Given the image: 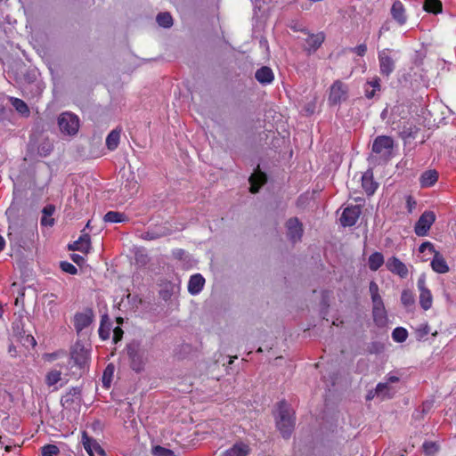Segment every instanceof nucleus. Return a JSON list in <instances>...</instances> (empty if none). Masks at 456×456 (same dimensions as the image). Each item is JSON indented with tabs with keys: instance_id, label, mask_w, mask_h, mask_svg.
<instances>
[{
	"instance_id": "a19ab883",
	"label": "nucleus",
	"mask_w": 456,
	"mask_h": 456,
	"mask_svg": "<svg viewBox=\"0 0 456 456\" xmlns=\"http://www.w3.org/2000/svg\"><path fill=\"white\" fill-rule=\"evenodd\" d=\"M61 269L67 273L75 275L77 273V267L69 262L62 261L60 263Z\"/></svg>"
},
{
	"instance_id": "2eb2a0df",
	"label": "nucleus",
	"mask_w": 456,
	"mask_h": 456,
	"mask_svg": "<svg viewBox=\"0 0 456 456\" xmlns=\"http://www.w3.org/2000/svg\"><path fill=\"white\" fill-rule=\"evenodd\" d=\"M82 444L89 456H94V453L98 455L104 454V451L101 445L96 442V440L89 436L86 432L82 433Z\"/></svg>"
},
{
	"instance_id": "58836bf2",
	"label": "nucleus",
	"mask_w": 456,
	"mask_h": 456,
	"mask_svg": "<svg viewBox=\"0 0 456 456\" xmlns=\"http://www.w3.org/2000/svg\"><path fill=\"white\" fill-rule=\"evenodd\" d=\"M362 186L364 189L366 194L368 196H370V170H367L362 175Z\"/></svg>"
},
{
	"instance_id": "393cba45",
	"label": "nucleus",
	"mask_w": 456,
	"mask_h": 456,
	"mask_svg": "<svg viewBox=\"0 0 456 456\" xmlns=\"http://www.w3.org/2000/svg\"><path fill=\"white\" fill-rule=\"evenodd\" d=\"M250 452L249 446L244 443H236L225 451V456H247Z\"/></svg>"
},
{
	"instance_id": "cd10ccee",
	"label": "nucleus",
	"mask_w": 456,
	"mask_h": 456,
	"mask_svg": "<svg viewBox=\"0 0 456 456\" xmlns=\"http://www.w3.org/2000/svg\"><path fill=\"white\" fill-rule=\"evenodd\" d=\"M128 220L126 214L118 211H109L103 216V221L106 223H126Z\"/></svg>"
},
{
	"instance_id": "5fc2aeb1",
	"label": "nucleus",
	"mask_w": 456,
	"mask_h": 456,
	"mask_svg": "<svg viewBox=\"0 0 456 456\" xmlns=\"http://www.w3.org/2000/svg\"><path fill=\"white\" fill-rule=\"evenodd\" d=\"M8 351H9L10 354H12L13 355V354L16 353V347L13 345H11L9 346V350Z\"/></svg>"
},
{
	"instance_id": "338daca9",
	"label": "nucleus",
	"mask_w": 456,
	"mask_h": 456,
	"mask_svg": "<svg viewBox=\"0 0 456 456\" xmlns=\"http://www.w3.org/2000/svg\"><path fill=\"white\" fill-rule=\"evenodd\" d=\"M134 187L137 188V183H134Z\"/></svg>"
},
{
	"instance_id": "1a4fd4ad",
	"label": "nucleus",
	"mask_w": 456,
	"mask_h": 456,
	"mask_svg": "<svg viewBox=\"0 0 456 456\" xmlns=\"http://www.w3.org/2000/svg\"><path fill=\"white\" fill-rule=\"evenodd\" d=\"M436 221V215L432 211H425L419 216L414 226V232L418 236H426L430 227Z\"/></svg>"
},
{
	"instance_id": "c756f323",
	"label": "nucleus",
	"mask_w": 456,
	"mask_h": 456,
	"mask_svg": "<svg viewBox=\"0 0 456 456\" xmlns=\"http://www.w3.org/2000/svg\"><path fill=\"white\" fill-rule=\"evenodd\" d=\"M10 102L13 108L19 112L20 115L24 117H28L30 114L29 108L28 104L21 99L16 97H11Z\"/></svg>"
},
{
	"instance_id": "20e7f679",
	"label": "nucleus",
	"mask_w": 456,
	"mask_h": 456,
	"mask_svg": "<svg viewBox=\"0 0 456 456\" xmlns=\"http://www.w3.org/2000/svg\"><path fill=\"white\" fill-rule=\"evenodd\" d=\"M399 380L398 377L389 375L385 382H380L376 386L375 393L372 394V398L376 396L381 401L393 398L396 394V389L391 384L397 383Z\"/></svg>"
},
{
	"instance_id": "4be33fe9",
	"label": "nucleus",
	"mask_w": 456,
	"mask_h": 456,
	"mask_svg": "<svg viewBox=\"0 0 456 456\" xmlns=\"http://www.w3.org/2000/svg\"><path fill=\"white\" fill-rule=\"evenodd\" d=\"M387 345H390L387 330H382L380 331V340L372 342V354H383L386 351Z\"/></svg>"
},
{
	"instance_id": "b1692460",
	"label": "nucleus",
	"mask_w": 456,
	"mask_h": 456,
	"mask_svg": "<svg viewBox=\"0 0 456 456\" xmlns=\"http://www.w3.org/2000/svg\"><path fill=\"white\" fill-rule=\"evenodd\" d=\"M324 34L323 33H318V34H312L309 35V37L306 38V50L311 53L316 51L323 43L324 41Z\"/></svg>"
},
{
	"instance_id": "de8ad7c7",
	"label": "nucleus",
	"mask_w": 456,
	"mask_h": 456,
	"mask_svg": "<svg viewBox=\"0 0 456 456\" xmlns=\"http://www.w3.org/2000/svg\"><path fill=\"white\" fill-rule=\"evenodd\" d=\"M380 78L378 77H372V97L374 96L377 91H380Z\"/></svg>"
},
{
	"instance_id": "ddd939ff",
	"label": "nucleus",
	"mask_w": 456,
	"mask_h": 456,
	"mask_svg": "<svg viewBox=\"0 0 456 456\" xmlns=\"http://www.w3.org/2000/svg\"><path fill=\"white\" fill-rule=\"evenodd\" d=\"M361 206V203H359L355 206H350L344 209L339 219L344 227L353 226L355 224L362 213Z\"/></svg>"
},
{
	"instance_id": "bf43d9fd",
	"label": "nucleus",
	"mask_w": 456,
	"mask_h": 456,
	"mask_svg": "<svg viewBox=\"0 0 456 456\" xmlns=\"http://www.w3.org/2000/svg\"><path fill=\"white\" fill-rule=\"evenodd\" d=\"M365 399H366L367 401L370 400V392H369L368 394H366V395H365Z\"/></svg>"
},
{
	"instance_id": "aec40b11",
	"label": "nucleus",
	"mask_w": 456,
	"mask_h": 456,
	"mask_svg": "<svg viewBox=\"0 0 456 456\" xmlns=\"http://www.w3.org/2000/svg\"><path fill=\"white\" fill-rule=\"evenodd\" d=\"M256 79L263 85L271 84L274 79V75L271 68L263 66L255 73Z\"/></svg>"
},
{
	"instance_id": "0eeeda50",
	"label": "nucleus",
	"mask_w": 456,
	"mask_h": 456,
	"mask_svg": "<svg viewBox=\"0 0 456 456\" xmlns=\"http://www.w3.org/2000/svg\"><path fill=\"white\" fill-rule=\"evenodd\" d=\"M418 289L419 291V305L425 311L431 308L433 304V297L431 291L426 285V274L422 273L417 281Z\"/></svg>"
},
{
	"instance_id": "09e8293b",
	"label": "nucleus",
	"mask_w": 456,
	"mask_h": 456,
	"mask_svg": "<svg viewBox=\"0 0 456 456\" xmlns=\"http://www.w3.org/2000/svg\"><path fill=\"white\" fill-rule=\"evenodd\" d=\"M42 226H53L54 224V219L52 216H42L40 220Z\"/></svg>"
},
{
	"instance_id": "4d7b16f0",
	"label": "nucleus",
	"mask_w": 456,
	"mask_h": 456,
	"mask_svg": "<svg viewBox=\"0 0 456 456\" xmlns=\"http://www.w3.org/2000/svg\"><path fill=\"white\" fill-rule=\"evenodd\" d=\"M145 239H148V240H153L155 239L156 237L151 235L150 232H147L144 236Z\"/></svg>"
},
{
	"instance_id": "a878e982",
	"label": "nucleus",
	"mask_w": 456,
	"mask_h": 456,
	"mask_svg": "<svg viewBox=\"0 0 456 456\" xmlns=\"http://www.w3.org/2000/svg\"><path fill=\"white\" fill-rule=\"evenodd\" d=\"M438 179V173L436 170L425 171L419 179L420 185L422 188L433 186Z\"/></svg>"
},
{
	"instance_id": "ea45409f",
	"label": "nucleus",
	"mask_w": 456,
	"mask_h": 456,
	"mask_svg": "<svg viewBox=\"0 0 456 456\" xmlns=\"http://www.w3.org/2000/svg\"><path fill=\"white\" fill-rule=\"evenodd\" d=\"M80 391L78 388L73 387L61 398L62 405L70 404L73 403V395H79Z\"/></svg>"
},
{
	"instance_id": "3c124183",
	"label": "nucleus",
	"mask_w": 456,
	"mask_h": 456,
	"mask_svg": "<svg viewBox=\"0 0 456 456\" xmlns=\"http://www.w3.org/2000/svg\"><path fill=\"white\" fill-rule=\"evenodd\" d=\"M55 208L53 205H47L43 208V216H52L54 213Z\"/></svg>"
},
{
	"instance_id": "864d4df0",
	"label": "nucleus",
	"mask_w": 456,
	"mask_h": 456,
	"mask_svg": "<svg viewBox=\"0 0 456 456\" xmlns=\"http://www.w3.org/2000/svg\"><path fill=\"white\" fill-rule=\"evenodd\" d=\"M5 247V240L2 235H0V252L4 250Z\"/></svg>"
},
{
	"instance_id": "4c0bfd02",
	"label": "nucleus",
	"mask_w": 456,
	"mask_h": 456,
	"mask_svg": "<svg viewBox=\"0 0 456 456\" xmlns=\"http://www.w3.org/2000/svg\"><path fill=\"white\" fill-rule=\"evenodd\" d=\"M53 150V144L49 141L43 142L38 147V152L41 156H48Z\"/></svg>"
},
{
	"instance_id": "c85d7f7f",
	"label": "nucleus",
	"mask_w": 456,
	"mask_h": 456,
	"mask_svg": "<svg viewBox=\"0 0 456 456\" xmlns=\"http://www.w3.org/2000/svg\"><path fill=\"white\" fill-rule=\"evenodd\" d=\"M401 303L408 310L411 311L415 305V296L410 289H403L401 294Z\"/></svg>"
},
{
	"instance_id": "412c9836",
	"label": "nucleus",
	"mask_w": 456,
	"mask_h": 456,
	"mask_svg": "<svg viewBox=\"0 0 456 456\" xmlns=\"http://www.w3.org/2000/svg\"><path fill=\"white\" fill-rule=\"evenodd\" d=\"M432 269L437 273H446L449 272V266L444 257L438 252L434 253V258L431 262Z\"/></svg>"
},
{
	"instance_id": "72a5a7b5",
	"label": "nucleus",
	"mask_w": 456,
	"mask_h": 456,
	"mask_svg": "<svg viewBox=\"0 0 456 456\" xmlns=\"http://www.w3.org/2000/svg\"><path fill=\"white\" fill-rule=\"evenodd\" d=\"M61 379V371L58 370H52L48 371L45 377V383L51 387L57 384Z\"/></svg>"
},
{
	"instance_id": "e2e57ef3",
	"label": "nucleus",
	"mask_w": 456,
	"mask_h": 456,
	"mask_svg": "<svg viewBox=\"0 0 456 456\" xmlns=\"http://www.w3.org/2000/svg\"><path fill=\"white\" fill-rule=\"evenodd\" d=\"M11 448H12L11 446L6 445V446H5V451H6V452H10V451H11Z\"/></svg>"
},
{
	"instance_id": "423d86ee",
	"label": "nucleus",
	"mask_w": 456,
	"mask_h": 456,
	"mask_svg": "<svg viewBox=\"0 0 456 456\" xmlns=\"http://www.w3.org/2000/svg\"><path fill=\"white\" fill-rule=\"evenodd\" d=\"M58 125L62 133L74 135L79 128V118L73 113L63 112L58 118Z\"/></svg>"
},
{
	"instance_id": "f3484780",
	"label": "nucleus",
	"mask_w": 456,
	"mask_h": 456,
	"mask_svg": "<svg viewBox=\"0 0 456 456\" xmlns=\"http://www.w3.org/2000/svg\"><path fill=\"white\" fill-rule=\"evenodd\" d=\"M267 181V176L264 172L259 170L255 171L249 177L250 192H258L260 187Z\"/></svg>"
},
{
	"instance_id": "69168bd1",
	"label": "nucleus",
	"mask_w": 456,
	"mask_h": 456,
	"mask_svg": "<svg viewBox=\"0 0 456 456\" xmlns=\"http://www.w3.org/2000/svg\"><path fill=\"white\" fill-rule=\"evenodd\" d=\"M232 362H233V360H232V358H231V360H230L229 363L231 364V363H232Z\"/></svg>"
},
{
	"instance_id": "39448f33",
	"label": "nucleus",
	"mask_w": 456,
	"mask_h": 456,
	"mask_svg": "<svg viewBox=\"0 0 456 456\" xmlns=\"http://www.w3.org/2000/svg\"><path fill=\"white\" fill-rule=\"evenodd\" d=\"M379 73L388 78L395 69V60L392 55V50L386 48L378 53Z\"/></svg>"
},
{
	"instance_id": "a211bd4d",
	"label": "nucleus",
	"mask_w": 456,
	"mask_h": 456,
	"mask_svg": "<svg viewBox=\"0 0 456 456\" xmlns=\"http://www.w3.org/2000/svg\"><path fill=\"white\" fill-rule=\"evenodd\" d=\"M93 322V314L89 313H78L74 318V326L77 332L88 327Z\"/></svg>"
},
{
	"instance_id": "052dcab7",
	"label": "nucleus",
	"mask_w": 456,
	"mask_h": 456,
	"mask_svg": "<svg viewBox=\"0 0 456 456\" xmlns=\"http://www.w3.org/2000/svg\"><path fill=\"white\" fill-rule=\"evenodd\" d=\"M365 95L367 98H370V92H369L368 90H366L365 92Z\"/></svg>"
},
{
	"instance_id": "680f3d73",
	"label": "nucleus",
	"mask_w": 456,
	"mask_h": 456,
	"mask_svg": "<svg viewBox=\"0 0 456 456\" xmlns=\"http://www.w3.org/2000/svg\"><path fill=\"white\" fill-rule=\"evenodd\" d=\"M30 340H31V343H32L33 345H36V344H37V343H36V340H35V338H34L33 337H30Z\"/></svg>"
},
{
	"instance_id": "774afa93",
	"label": "nucleus",
	"mask_w": 456,
	"mask_h": 456,
	"mask_svg": "<svg viewBox=\"0 0 456 456\" xmlns=\"http://www.w3.org/2000/svg\"><path fill=\"white\" fill-rule=\"evenodd\" d=\"M410 200H411V197H410V198H409V200H407L408 205H410Z\"/></svg>"
},
{
	"instance_id": "bb28decb",
	"label": "nucleus",
	"mask_w": 456,
	"mask_h": 456,
	"mask_svg": "<svg viewBox=\"0 0 456 456\" xmlns=\"http://www.w3.org/2000/svg\"><path fill=\"white\" fill-rule=\"evenodd\" d=\"M121 129L116 128L112 130L106 138V146L110 151H114L118 148L120 141Z\"/></svg>"
},
{
	"instance_id": "dca6fc26",
	"label": "nucleus",
	"mask_w": 456,
	"mask_h": 456,
	"mask_svg": "<svg viewBox=\"0 0 456 456\" xmlns=\"http://www.w3.org/2000/svg\"><path fill=\"white\" fill-rule=\"evenodd\" d=\"M387 267L390 272L397 274L401 278H405L408 275L407 266L395 256H392L387 260Z\"/></svg>"
},
{
	"instance_id": "5701e85b",
	"label": "nucleus",
	"mask_w": 456,
	"mask_h": 456,
	"mask_svg": "<svg viewBox=\"0 0 456 456\" xmlns=\"http://www.w3.org/2000/svg\"><path fill=\"white\" fill-rule=\"evenodd\" d=\"M391 14L394 20L398 22V24L403 25L406 22L405 10L400 1L397 0L394 2L391 8Z\"/></svg>"
},
{
	"instance_id": "37998d69",
	"label": "nucleus",
	"mask_w": 456,
	"mask_h": 456,
	"mask_svg": "<svg viewBox=\"0 0 456 456\" xmlns=\"http://www.w3.org/2000/svg\"><path fill=\"white\" fill-rule=\"evenodd\" d=\"M113 373V367L110 365H108V367L105 369L102 376V380L105 386L109 387L110 377Z\"/></svg>"
},
{
	"instance_id": "6e6552de",
	"label": "nucleus",
	"mask_w": 456,
	"mask_h": 456,
	"mask_svg": "<svg viewBox=\"0 0 456 456\" xmlns=\"http://www.w3.org/2000/svg\"><path fill=\"white\" fill-rule=\"evenodd\" d=\"M74 364L80 369H86L90 360L89 351L81 344L76 343L70 352Z\"/></svg>"
},
{
	"instance_id": "473e14b6",
	"label": "nucleus",
	"mask_w": 456,
	"mask_h": 456,
	"mask_svg": "<svg viewBox=\"0 0 456 456\" xmlns=\"http://www.w3.org/2000/svg\"><path fill=\"white\" fill-rule=\"evenodd\" d=\"M408 338V331L403 327L395 328L392 332V338L397 343L404 342Z\"/></svg>"
},
{
	"instance_id": "49530a36",
	"label": "nucleus",
	"mask_w": 456,
	"mask_h": 456,
	"mask_svg": "<svg viewBox=\"0 0 456 456\" xmlns=\"http://www.w3.org/2000/svg\"><path fill=\"white\" fill-rule=\"evenodd\" d=\"M426 249H428L430 252H436L435 250V248H434V245L429 242V241H426V242H423L420 246H419V252L423 253Z\"/></svg>"
},
{
	"instance_id": "603ef678",
	"label": "nucleus",
	"mask_w": 456,
	"mask_h": 456,
	"mask_svg": "<svg viewBox=\"0 0 456 456\" xmlns=\"http://www.w3.org/2000/svg\"><path fill=\"white\" fill-rule=\"evenodd\" d=\"M354 52L357 53L359 56H363L367 52V45H360L354 48Z\"/></svg>"
},
{
	"instance_id": "0e129e2a",
	"label": "nucleus",
	"mask_w": 456,
	"mask_h": 456,
	"mask_svg": "<svg viewBox=\"0 0 456 456\" xmlns=\"http://www.w3.org/2000/svg\"><path fill=\"white\" fill-rule=\"evenodd\" d=\"M118 322L122 323V318H118Z\"/></svg>"
},
{
	"instance_id": "7c9ffc66",
	"label": "nucleus",
	"mask_w": 456,
	"mask_h": 456,
	"mask_svg": "<svg viewBox=\"0 0 456 456\" xmlns=\"http://www.w3.org/2000/svg\"><path fill=\"white\" fill-rule=\"evenodd\" d=\"M423 9L427 12L437 14L442 12L443 4L440 0H425Z\"/></svg>"
},
{
	"instance_id": "4468645a",
	"label": "nucleus",
	"mask_w": 456,
	"mask_h": 456,
	"mask_svg": "<svg viewBox=\"0 0 456 456\" xmlns=\"http://www.w3.org/2000/svg\"><path fill=\"white\" fill-rule=\"evenodd\" d=\"M69 250L80 251L88 254L91 249V237L88 233H82L73 243L68 245Z\"/></svg>"
},
{
	"instance_id": "9b49d317",
	"label": "nucleus",
	"mask_w": 456,
	"mask_h": 456,
	"mask_svg": "<svg viewBox=\"0 0 456 456\" xmlns=\"http://www.w3.org/2000/svg\"><path fill=\"white\" fill-rule=\"evenodd\" d=\"M287 236L290 241L296 243L303 236V224L297 217H291L286 222Z\"/></svg>"
},
{
	"instance_id": "6ab92c4d",
	"label": "nucleus",
	"mask_w": 456,
	"mask_h": 456,
	"mask_svg": "<svg viewBox=\"0 0 456 456\" xmlns=\"http://www.w3.org/2000/svg\"><path fill=\"white\" fill-rule=\"evenodd\" d=\"M204 284L205 279L201 274H193L191 276L188 282V291L191 295H197L202 290Z\"/></svg>"
},
{
	"instance_id": "c9c22d12",
	"label": "nucleus",
	"mask_w": 456,
	"mask_h": 456,
	"mask_svg": "<svg viewBox=\"0 0 456 456\" xmlns=\"http://www.w3.org/2000/svg\"><path fill=\"white\" fill-rule=\"evenodd\" d=\"M60 452V450L55 444H46L42 447L43 456H55Z\"/></svg>"
},
{
	"instance_id": "a18cd8bd",
	"label": "nucleus",
	"mask_w": 456,
	"mask_h": 456,
	"mask_svg": "<svg viewBox=\"0 0 456 456\" xmlns=\"http://www.w3.org/2000/svg\"><path fill=\"white\" fill-rule=\"evenodd\" d=\"M123 330L120 327H116L113 330V342L118 343V341H120L123 338Z\"/></svg>"
},
{
	"instance_id": "6e6d98bb",
	"label": "nucleus",
	"mask_w": 456,
	"mask_h": 456,
	"mask_svg": "<svg viewBox=\"0 0 456 456\" xmlns=\"http://www.w3.org/2000/svg\"><path fill=\"white\" fill-rule=\"evenodd\" d=\"M371 185H372V194H373L375 190L378 188L379 184H378V183H376L372 180Z\"/></svg>"
},
{
	"instance_id": "f257e3e1",
	"label": "nucleus",
	"mask_w": 456,
	"mask_h": 456,
	"mask_svg": "<svg viewBox=\"0 0 456 456\" xmlns=\"http://www.w3.org/2000/svg\"><path fill=\"white\" fill-rule=\"evenodd\" d=\"M275 420L281 436L284 438H289L295 428V412L285 401H281L278 403Z\"/></svg>"
},
{
	"instance_id": "9d476101",
	"label": "nucleus",
	"mask_w": 456,
	"mask_h": 456,
	"mask_svg": "<svg viewBox=\"0 0 456 456\" xmlns=\"http://www.w3.org/2000/svg\"><path fill=\"white\" fill-rule=\"evenodd\" d=\"M347 97V88L340 80H336L330 86L329 103L337 105Z\"/></svg>"
},
{
	"instance_id": "f03ea898",
	"label": "nucleus",
	"mask_w": 456,
	"mask_h": 456,
	"mask_svg": "<svg viewBox=\"0 0 456 456\" xmlns=\"http://www.w3.org/2000/svg\"><path fill=\"white\" fill-rule=\"evenodd\" d=\"M126 350L129 358V365L135 372H141L144 370L147 361L146 352L138 342L133 341L126 345Z\"/></svg>"
},
{
	"instance_id": "79ce46f5",
	"label": "nucleus",
	"mask_w": 456,
	"mask_h": 456,
	"mask_svg": "<svg viewBox=\"0 0 456 456\" xmlns=\"http://www.w3.org/2000/svg\"><path fill=\"white\" fill-rule=\"evenodd\" d=\"M384 264V257L381 253H372V271L378 270Z\"/></svg>"
},
{
	"instance_id": "7ed1b4c3",
	"label": "nucleus",
	"mask_w": 456,
	"mask_h": 456,
	"mask_svg": "<svg viewBox=\"0 0 456 456\" xmlns=\"http://www.w3.org/2000/svg\"><path fill=\"white\" fill-rule=\"evenodd\" d=\"M372 319L375 323L382 330L387 323V315L384 307V304L378 293V286L372 281Z\"/></svg>"
},
{
	"instance_id": "e433bc0d",
	"label": "nucleus",
	"mask_w": 456,
	"mask_h": 456,
	"mask_svg": "<svg viewBox=\"0 0 456 456\" xmlns=\"http://www.w3.org/2000/svg\"><path fill=\"white\" fill-rule=\"evenodd\" d=\"M110 324H106L102 319L99 328V336L102 340H106L110 338Z\"/></svg>"
},
{
	"instance_id": "f704fd0d",
	"label": "nucleus",
	"mask_w": 456,
	"mask_h": 456,
	"mask_svg": "<svg viewBox=\"0 0 456 456\" xmlns=\"http://www.w3.org/2000/svg\"><path fill=\"white\" fill-rule=\"evenodd\" d=\"M422 449L426 456H434L439 450V445L436 442L426 441L422 444Z\"/></svg>"
},
{
	"instance_id": "2f4dec72",
	"label": "nucleus",
	"mask_w": 456,
	"mask_h": 456,
	"mask_svg": "<svg viewBox=\"0 0 456 456\" xmlns=\"http://www.w3.org/2000/svg\"><path fill=\"white\" fill-rule=\"evenodd\" d=\"M156 20L160 27L170 28L173 25V18L169 12H160L157 15Z\"/></svg>"
},
{
	"instance_id": "f8f14e48",
	"label": "nucleus",
	"mask_w": 456,
	"mask_h": 456,
	"mask_svg": "<svg viewBox=\"0 0 456 456\" xmlns=\"http://www.w3.org/2000/svg\"><path fill=\"white\" fill-rule=\"evenodd\" d=\"M393 147L394 141L390 136H378L372 143V151L388 157L391 155Z\"/></svg>"
},
{
	"instance_id": "8fccbe9b",
	"label": "nucleus",
	"mask_w": 456,
	"mask_h": 456,
	"mask_svg": "<svg viewBox=\"0 0 456 456\" xmlns=\"http://www.w3.org/2000/svg\"><path fill=\"white\" fill-rule=\"evenodd\" d=\"M71 260L78 265H82L85 263V257L78 254H72L70 256Z\"/></svg>"
},
{
	"instance_id": "c03bdc74",
	"label": "nucleus",
	"mask_w": 456,
	"mask_h": 456,
	"mask_svg": "<svg viewBox=\"0 0 456 456\" xmlns=\"http://www.w3.org/2000/svg\"><path fill=\"white\" fill-rule=\"evenodd\" d=\"M430 332V328L428 323L421 324L419 328L417 330V333L419 338H423L427 336Z\"/></svg>"
},
{
	"instance_id": "13d9d810",
	"label": "nucleus",
	"mask_w": 456,
	"mask_h": 456,
	"mask_svg": "<svg viewBox=\"0 0 456 456\" xmlns=\"http://www.w3.org/2000/svg\"><path fill=\"white\" fill-rule=\"evenodd\" d=\"M155 450H156V451H163V452H170V451H169V450L165 449V448H163V447H161V446H157V447L155 448Z\"/></svg>"
}]
</instances>
